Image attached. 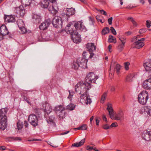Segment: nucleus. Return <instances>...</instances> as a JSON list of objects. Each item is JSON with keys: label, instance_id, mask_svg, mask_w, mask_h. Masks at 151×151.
Wrapping results in <instances>:
<instances>
[{"label": "nucleus", "instance_id": "1", "mask_svg": "<svg viewBox=\"0 0 151 151\" xmlns=\"http://www.w3.org/2000/svg\"><path fill=\"white\" fill-rule=\"evenodd\" d=\"M74 27L77 30L84 32L87 31V30L81 21L76 22L74 24H68L65 27V30L67 34L70 35L71 38L74 43H77L81 42V38L78 32L73 29Z\"/></svg>", "mask_w": 151, "mask_h": 151}, {"label": "nucleus", "instance_id": "2", "mask_svg": "<svg viewBox=\"0 0 151 151\" xmlns=\"http://www.w3.org/2000/svg\"><path fill=\"white\" fill-rule=\"evenodd\" d=\"M91 87L90 83L88 82L83 83V82H78L75 86V91H77V89L78 88L80 90V92L79 93V94H81L80 97V101L82 104L87 105L91 103V99L87 93V91L91 88Z\"/></svg>", "mask_w": 151, "mask_h": 151}, {"label": "nucleus", "instance_id": "3", "mask_svg": "<svg viewBox=\"0 0 151 151\" xmlns=\"http://www.w3.org/2000/svg\"><path fill=\"white\" fill-rule=\"evenodd\" d=\"M148 99V93L146 91H142L138 95V100L139 103L142 105H145Z\"/></svg>", "mask_w": 151, "mask_h": 151}, {"label": "nucleus", "instance_id": "4", "mask_svg": "<svg viewBox=\"0 0 151 151\" xmlns=\"http://www.w3.org/2000/svg\"><path fill=\"white\" fill-rule=\"evenodd\" d=\"M86 61L84 60H81L80 58L77 59L76 61H74L71 64V67L75 70L78 69L79 67L83 68L84 66L86 65Z\"/></svg>", "mask_w": 151, "mask_h": 151}, {"label": "nucleus", "instance_id": "5", "mask_svg": "<svg viewBox=\"0 0 151 151\" xmlns=\"http://www.w3.org/2000/svg\"><path fill=\"white\" fill-rule=\"evenodd\" d=\"M99 76L94 73L93 72H90L88 73L85 77V79L88 82L95 83V81L99 78Z\"/></svg>", "mask_w": 151, "mask_h": 151}, {"label": "nucleus", "instance_id": "6", "mask_svg": "<svg viewBox=\"0 0 151 151\" xmlns=\"http://www.w3.org/2000/svg\"><path fill=\"white\" fill-rule=\"evenodd\" d=\"M28 120L33 127H35L38 125V119L36 115L34 114L30 115L28 117Z\"/></svg>", "mask_w": 151, "mask_h": 151}, {"label": "nucleus", "instance_id": "7", "mask_svg": "<svg viewBox=\"0 0 151 151\" xmlns=\"http://www.w3.org/2000/svg\"><path fill=\"white\" fill-rule=\"evenodd\" d=\"M145 40L144 38L140 39H138L137 41L133 43L131 45V48H133L139 49L143 47L144 45L143 41Z\"/></svg>", "mask_w": 151, "mask_h": 151}, {"label": "nucleus", "instance_id": "8", "mask_svg": "<svg viewBox=\"0 0 151 151\" xmlns=\"http://www.w3.org/2000/svg\"><path fill=\"white\" fill-rule=\"evenodd\" d=\"M43 109L45 112V117L46 118L48 114L52 111V109L48 103H45L43 104Z\"/></svg>", "mask_w": 151, "mask_h": 151}, {"label": "nucleus", "instance_id": "9", "mask_svg": "<svg viewBox=\"0 0 151 151\" xmlns=\"http://www.w3.org/2000/svg\"><path fill=\"white\" fill-rule=\"evenodd\" d=\"M50 24L51 20L50 19H47L40 24L39 26V29L43 31L46 30L49 27Z\"/></svg>", "mask_w": 151, "mask_h": 151}, {"label": "nucleus", "instance_id": "10", "mask_svg": "<svg viewBox=\"0 0 151 151\" xmlns=\"http://www.w3.org/2000/svg\"><path fill=\"white\" fill-rule=\"evenodd\" d=\"M16 16L15 15H4V18L5 22L6 24L8 23L14 22L16 21L15 18Z\"/></svg>", "mask_w": 151, "mask_h": 151}, {"label": "nucleus", "instance_id": "11", "mask_svg": "<svg viewBox=\"0 0 151 151\" xmlns=\"http://www.w3.org/2000/svg\"><path fill=\"white\" fill-rule=\"evenodd\" d=\"M49 0L50 1V3L51 5L49 7L48 10L52 15L54 16L56 15L58 12V11L55 8L54 6L53 5V3H55L56 1V0Z\"/></svg>", "mask_w": 151, "mask_h": 151}, {"label": "nucleus", "instance_id": "12", "mask_svg": "<svg viewBox=\"0 0 151 151\" xmlns=\"http://www.w3.org/2000/svg\"><path fill=\"white\" fill-rule=\"evenodd\" d=\"M16 12L19 17H23L25 14V10L24 7L21 5L16 8Z\"/></svg>", "mask_w": 151, "mask_h": 151}, {"label": "nucleus", "instance_id": "13", "mask_svg": "<svg viewBox=\"0 0 151 151\" xmlns=\"http://www.w3.org/2000/svg\"><path fill=\"white\" fill-rule=\"evenodd\" d=\"M143 87L146 89H151V78H150L144 81Z\"/></svg>", "mask_w": 151, "mask_h": 151}, {"label": "nucleus", "instance_id": "14", "mask_svg": "<svg viewBox=\"0 0 151 151\" xmlns=\"http://www.w3.org/2000/svg\"><path fill=\"white\" fill-rule=\"evenodd\" d=\"M60 20L61 23V18L58 16H55L52 21V23L53 26L55 27L58 28L59 25V22H60Z\"/></svg>", "mask_w": 151, "mask_h": 151}, {"label": "nucleus", "instance_id": "15", "mask_svg": "<svg viewBox=\"0 0 151 151\" xmlns=\"http://www.w3.org/2000/svg\"><path fill=\"white\" fill-rule=\"evenodd\" d=\"M9 33L7 27L5 25H2L0 27V34L2 36H5Z\"/></svg>", "mask_w": 151, "mask_h": 151}, {"label": "nucleus", "instance_id": "16", "mask_svg": "<svg viewBox=\"0 0 151 151\" xmlns=\"http://www.w3.org/2000/svg\"><path fill=\"white\" fill-rule=\"evenodd\" d=\"M8 110L7 107L2 108L0 110V119H7L6 114Z\"/></svg>", "mask_w": 151, "mask_h": 151}, {"label": "nucleus", "instance_id": "17", "mask_svg": "<svg viewBox=\"0 0 151 151\" xmlns=\"http://www.w3.org/2000/svg\"><path fill=\"white\" fill-rule=\"evenodd\" d=\"M7 119H0V129L4 130L6 127L7 124L6 123Z\"/></svg>", "mask_w": 151, "mask_h": 151}, {"label": "nucleus", "instance_id": "18", "mask_svg": "<svg viewBox=\"0 0 151 151\" xmlns=\"http://www.w3.org/2000/svg\"><path fill=\"white\" fill-rule=\"evenodd\" d=\"M86 47L89 52H93L96 50V47L93 43H88L86 45Z\"/></svg>", "mask_w": 151, "mask_h": 151}, {"label": "nucleus", "instance_id": "19", "mask_svg": "<svg viewBox=\"0 0 151 151\" xmlns=\"http://www.w3.org/2000/svg\"><path fill=\"white\" fill-rule=\"evenodd\" d=\"M107 109L109 112L110 117H111V119H112L114 118V111L111 104L109 103L107 104Z\"/></svg>", "mask_w": 151, "mask_h": 151}, {"label": "nucleus", "instance_id": "20", "mask_svg": "<svg viewBox=\"0 0 151 151\" xmlns=\"http://www.w3.org/2000/svg\"><path fill=\"white\" fill-rule=\"evenodd\" d=\"M50 5L49 0H43V1L41 2V6L43 8H48L49 9V7Z\"/></svg>", "mask_w": 151, "mask_h": 151}, {"label": "nucleus", "instance_id": "21", "mask_svg": "<svg viewBox=\"0 0 151 151\" xmlns=\"http://www.w3.org/2000/svg\"><path fill=\"white\" fill-rule=\"evenodd\" d=\"M66 16H68V17L73 15H74L75 13V8H73L66 9Z\"/></svg>", "mask_w": 151, "mask_h": 151}, {"label": "nucleus", "instance_id": "22", "mask_svg": "<svg viewBox=\"0 0 151 151\" xmlns=\"http://www.w3.org/2000/svg\"><path fill=\"white\" fill-rule=\"evenodd\" d=\"M144 112L147 113L150 116H151V107L149 106H145L142 108Z\"/></svg>", "mask_w": 151, "mask_h": 151}, {"label": "nucleus", "instance_id": "23", "mask_svg": "<svg viewBox=\"0 0 151 151\" xmlns=\"http://www.w3.org/2000/svg\"><path fill=\"white\" fill-rule=\"evenodd\" d=\"M33 21L36 24L40 22L41 17L39 15L34 14L32 17Z\"/></svg>", "mask_w": 151, "mask_h": 151}, {"label": "nucleus", "instance_id": "24", "mask_svg": "<svg viewBox=\"0 0 151 151\" xmlns=\"http://www.w3.org/2000/svg\"><path fill=\"white\" fill-rule=\"evenodd\" d=\"M124 114L122 111H119L117 114L116 115L115 119L117 121L121 120L123 118Z\"/></svg>", "mask_w": 151, "mask_h": 151}, {"label": "nucleus", "instance_id": "25", "mask_svg": "<svg viewBox=\"0 0 151 151\" xmlns=\"http://www.w3.org/2000/svg\"><path fill=\"white\" fill-rule=\"evenodd\" d=\"M143 66L145 67L146 70H151V61L144 63Z\"/></svg>", "mask_w": 151, "mask_h": 151}, {"label": "nucleus", "instance_id": "26", "mask_svg": "<svg viewBox=\"0 0 151 151\" xmlns=\"http://www.w3.org/2000/svg\"><path fill=\"white\" fill-rule=\"evenodd\" d=\"M85 142V139H81L80 142L78 143H75L73 144L72 146L75 147H81L83 145Z\"/></svg>", "mask_w": 151, "mask_h": 151}, {"label": "nucleus", "instance_id": "27", "mask_svg": "<svg viewBox=\"0 0 151 151\" xmlns=\"http://www.w3.org/2000/svg\"><path fill=\"white\" fill-rule=\"evenodd\" d=\"M83 58H81V60H84L85 61H86V63H87L88 60V57H89V53H87L86 51H84L83 52Z\"/></svg>", "mask_w": 151, "mask_h": 151}, {"label": "nucleus", "instance_id": "28", "mask_svg": "<svg viewBox=\"0 0 151 151\" xmlns=\"http://www.w3.org/2000/svg\"><path fill=\"white\" fill-rule=\"evenodd\" d=\"M142 137L143 139L146 141H149L151 140L147 132H143L142 134Z\"/></svg>", "mask_w": 151, "mask_h": 151}, {"label": "nucleus", "instance_id": "29", "mask_svg": "<svg viewBox=\"0 0 151 151\" xmlns=\"http://www.w3.org/2000/svg\"><path fill=\"white\" fill-rule=\"evenodd\" d=\"M65 110V109L63 107V105H60L57 106L55 107V111H60V112H62Z\"/></svg>", "mask_w": 151, "mask_h": 151}, {"label": "nucleus", "instance_id": "30", "mask_svg": "<svg viewBox=\"0 0 151 151\" xmlns=\"http://www.w3.org/2000/svg\"><path fill=\"white\" fill-rule=\"evenodd\" d=\"M32 1V0H21L22 4L25 6L29 5Z\"/></svg>", "mask_w": 151, "mask_h": 151}, {"label": "nucleus", "instance_id": "31", "mask_svg": "<svg viewBox=\"0 0 151 151\" xmlns=\"http://www.w3.org/2000/svg\"><path fill=\"white\" fill-rule=\"evenodd\" d=\"M134 73L130 74L127 76L126 78V81L127 82H131L132 81V79L134 77Z\"/></svg>", "mask_w": 151, "mask_h": 151}, {"label": "nucleus", "instance_id": "32", "mask_svg": "<svg viewBox=\"0 0 151 151\" xmlns=\"http://www.w3.org/2000/svg\"><path fill=\"white\" fill-rule=\"evenodd\" d=\"M19 28L22 27H24V24L23 20L21 19H18L17 21Z\"/></svg>", "mask_w": 151, "mask_h": 151}, {"label": "nucleus", "instance_id": "33", "mask_svg": "<svg viewBox=\"0 0 151 151\" xmlns=\"http://www.w3.org/2000/svg\"><path fill=\"white\" fill-rule=\"evenodd\" d=\"M108 41L109 43H116V42L115 38L112 35L109 36Z\"/></svg>", "mask_w": 151, "mask_h": 151}, {"label": "nucleus", "instance_id": "34", "mask_svg": "<svg viewBox=\"0 0 151 151\" xmlns=\"http://www.w3.org/2000/svg\"><path fill=\"white\" fill-rule=\"evenodd\" d=\"M68 92L69 94L68 96L67 97V98L70 99V101H71L72 100V97L73 95H74V92L73 91H70V90H68Z\"/></svg>", "mask_w": 151, "mask_h": 151}, {"label": "nucleus", "instance_id": "35", "mask_svg": "<svg viewBox=\"0 0 151 151\" xmlns=\"http://www.w3.org/2000/svg\"><path fill=\"white\" fill-rule=\"evenodd\" d=\"M109 28L108 27H105L104 28L101 32V33L103 35H105L109 33Z\"/></svg>", "mask_w": 151, "mask_h": 151}, {"label": "nucleus", "instance_id": "36", "mask_svg": "<svg viewBox=\"0 0 151 151\" xmlns=\"http://www.w3.org/2000/svg\"><path fill=\"white\" fill-rule=\"evenodd\" d=\"M23 127V124L22 122L20 120H19L17 123V127L18 130L22 129Z\"/></svg>", "mask_w": 151, "mask_h": 151}, {"label": "nucleus", "instance_id": "37", "mask_svg": "<svg viewBox=\"0 0 151 151\" xmlns=\"http://www.w3.org/2000/svg\"><path fill=\"white\" fill-rule=\"evenodd\" d=\"M125 44L121 43V44L119 45L117 47V49L119 52H121L123 50L125 46Z\"/></svg>", "mask_w": 151, "mask_h": 151}, {"label": "nucleus", "instance_id": "38", "mask_svg": "<svg viewBox=\"0 0 151 151\" xmlns=\"http://www.w3.org/2000/svg\"><path fill=\"white\" fill-rule=\"evenodd\" d=\"M54 119V117L53 116L49 117V119H46L47 122L48 123H53Z\"/></svg>", "mask_w": 151, "mask_h": 151}, {"label": "nucleus", "instance_id": "39", "mask_svg": "<svg viewBox=\"0 0 151 151\" xmlns=\"http://www.w3.org/2000/svg\"><path fill=\"white\" fill-rule=\"evenodd\" d=\"M75 108V106L74 104H70L67 106V109L69 110H73Z\"/></svg>", "mask_w": 151, "mask_h": 151}, {"label": "nucleus", "instance_id": "40", "mask_svg": "<svg viewBox=\"0 0 151 151\" xmlns=\"http://www.w3.org/2000/svg\"><path fill=\"white\" fill-rule=\"evenodd\" d=\"M21 31L22 34H24L27 32V31L26 28L24 27L19 28Z\"/></svg>", "mask_w": 151, "mask_h": 151}, {"label": "nucleus", "instance_id": "41", "mask_svg": "<svg viewBox=\"0 0 151 151\" xmlns=\"http://www.w3.org/2000/svg\"><path fill=\"white\" fill-rule=\"evenodd\" d=\"M107 96V93H104L103 94L102 96L101 97V102L103 103L104 102V101L105 99L106 98Z\"/></svg>", "mask_w": 151, "mask_h": 151}, {"label": "nucleus", "instance_id": "42", "mask_svg": "<svg viewBox=\"0 0 151 151\" xmlns=\"http://www.w3.org/2000/svg\"><path fill=\"white\" fill-rule=\"evenodd\" d=\"M87 126L86 125L84 124L81 127H79L77 129H81V130H86L87 129Z\"/></svg>", "mask_w": 151, "mask_h": 151}, {"label": "nucleus", "instance_id": "43", "mask_svg": "<svg viewBox=\"0 0 151 151\" xmlns=\"http://www.w3.org/2000/svg\"><path fill=\"white\" fill-rule=\"evenodd\" d=\"M130 65L129 63L128 62H126L124 63L125 69L126 70H127L129 69V66Z\"/></svg>", "mask_w": 151, "mask_h": 151}, {"label": "nucleus", "instance_id": "44", "mask_svg": "<svg viewBox=\"0 0 151 151\" xmlns=\"http://www.w3.org/2000/svg\"><path fill=\"white\" fill-rule=\"evenodd\" d=\"M120 69H121V66L119 64H117L115 67V69L116 70L117 74L119 73Z\"/></svg>", "mask_w": 151, "mask_h": 151}, {"label": "nucleus", "instance_id": "45", "mask_svg": "<svg viewBox=\"0 0 151 151\" xmlns=\"http://www.w3.org/2000/svg\"><path fill=\"white\" fill-rule=\"evenodd\" d=\"M119 39L121 41L122 43L125 44L126 42V38L122 37H119Z\"/></svg>", "mask_w": 151, "mask_h": 151}, {"label": "nucleus", "instance_id": "46", "mask_svg": "<svg viewBox=\"0 0 151 151\" xmlns=\"http://www.w3.org/2000/svg\"><path fill=\"white\" fill-rule=\"evenodd\" d=\"M151 22L150 20H147L146 22V25L147 28H149L151 27Z\"/></svg>", "mask_w": 151, "mask_h": 151}, {"label": "nucleus", "instance_id": "47", "mask_svg": "<svg viewBox=\"0 0 151 151\" xmlns=\"http://www.w3.org/2000/svg\"><path fill=\"white\" fill-rule=\"evenodd\" d=\"M110 30L111 31V33H112L114 35H116V32L115 29L113 27H110Z\"/></svg>", "mask_w": 151, "mask_h": 151}, {"label": "nucleus", "instance_id": "48", "mask_svg": "<svg viewBox=\"0 0 151 151\" xmlns=\"http://www.w3.org/2000/svg\"><path fill=\"white\" fill-rule=\"evenodd\" d=\"M88 18L89 21L91 22V24L93 25V24L95 22L94 19L91 17H89Z\"/></svg>", "mask_w": 151, "mask_h": 151}, {"label": "nucleus", "instance_id": "49", "mask_svg": "<svg viewBox=\"0 0 151 151\" xmlns=\"http://www.w3.org/2000/svg\"><path fill=\"white\" fill-rule=\"evenodd\" d=\"M96 19L99 22L101 23L104 22V20L103 21L102 19H100V17L99 15H97L96 17Z\"/></svg>", "mask_w": 151, "mask_h": 151}, {"label": "nucleus", "instance_id": "50", "mask_svg": "<svg viewBox=\"0 0 151 151\" xmlns=\"http://www.w3.org/2000/svg\"><path fill=\"white\" fill-rule=\"evenodd\" d=\"M11 139H12L14 140L18 141V140H21L20 137H10Z\"/></svg>", "mask_w": 151, "mask_h": 151}, {"label": "nucleus", "instance_id": "51", "mask_svg": "<svg viewBox=\"0 0 151 151\" xmlns=\"http://www.w3.org/2000/svg\"><path fill=\"white\" fill-rule=\"evenodd\" d=\"M146 31V29H140L139 31V34H143Z\"/></svg>", "mask_w": 151, "mask_h": 151}, {"label": "nucleus", "instance_id": "52", "mask_svg": "<svg viewBox=\"0 0 151 151\" xmlns=\"http://www.w3.org/2000/svg\"><path fill=\"white\" fill-rule=\"evenodd\" d=\"M23 98L24 99V100L26 101L27 102L28 104H30V102L29 101V99L28 98H27V97L25 96H23Z\"/></svg>", "mask_w": 151, "mask_h": 151}, {"label": "nucleus", "instance_id": "53", "mask_svg": "<svg viewBox=\"0 0 151 151\" xmlns=\"http://www.w3.org/2000/svg\"><path fill=\"white\" fill-rule=\"evenodd\" d=\"M94 55V54L93 52H89L88 59H91L93 57Z\"/></svg>", "mask_w": 151, "mask_h": 151}, {"label": "nucleus", "instance_id": "54", "mask_svg": "<svg viewBox=\"0 0 151 151\" xmlns=\"http://www.w3.org/2000/svg\"><path fill=\"white\" fill-rule=\"evenodd\" d=\"M113 18L112 17H111L109 18L108 19V22L109 24V25H111L112 24V22Z\"/></svg>", "mask_w": 151, "mask_h": 151}, {"label": "nucleus", "instance_id": "55", "mask_svg": "<svg viewBox=\"0 0 151 151\" xmlns=\"http://www.w3.org/2000/svg\"><path fill=\"white\" fill-rule=\"evenodd\" d=\"M103 129H109V126L107 124H105L103 126Z\"/></svg>", "mask_w": 151, "mask_h": 151}, {"label": "nucleus", "instance_id": "56", "mask_svg": "<svg viewBox=\"0 0 151 151\" xmlns=\"http://www.w3.org/2000/svg\"><path fill=\"white\" fill-rule=\"evenodd\" d=\"M118 126L116 122H114L112 123L111 125V127H116Z\"/></svg>", "mask_w": 151, "mask_h": 151}, {"label": "nucleus", "instance_id": "57", "mask_svg": "<svg viewBox=\"0 0 151 151\" xmlns=\"http://www.w3.org/2000/svg\"><path fill=\"white\" fill-rule=\"evenodd\" d=\"M100 12L101 14L105 15H107V13L105 11L103 10H100Z\"/></svg>", "mask_w": 151, "mask_h": 151}, {"label": "nucleus", "instance_id": "58", "mask_svg": "<svg viewBox=\"0 0 151 151\" xmlns=\"http://www.w3.org/2000/svg\"><path fill=\"white\" fill-rule=\"evenodd\" d=\"M131 22L133 24L134 26H137V23L135 21V20H132Z\"/></svg>", "mask_w": 151, "mask_h": 151}, {"label": "nucleus", "instance_id": "59", "mask_svg": "<svg viewBox=\"0 0 151 151\" xmlns=\"http://www.w3.org/2000/svg\"><path fill=\"white\" fill-rule=\"evenodd\" d=\"M93 147H90L88 146L87 147V150H93Z\"/></svg>", "mask_w": 151, "mask_h": 151}, {"label": "nucleus", "instance_id": "60", "mask_svg": "<svg viewBox=\"0 0 151 151\" xmlns=\"http://www.w3.org/2000/svg\"><path fill=\"white\" fill-rule=\"evenodd\" d=\"M102 119L103 121H105L106 122H107V118L105 115H103L102 116Z\"/></svg>", "mask_w": 151, "mask_h": 151}, {"label": "nucleus", "instance_id": "61", "mask_svg": "<svg viewBox=\"0 0 151 151\" xmlns=\"http://www.w3.org/2000/svg\"><path fill=\"white\" fill-rule=\"evenodd\" d=\"M28 122L26 121L24 122V126L26 128H28Z\"/></svg>", "mask_w": 151, "mask_h": 151}, {"label": "nucleus", "instance_id": "62", "mask_svg": "<svg viewBox=\"0 0 151 151\" xmlns=\"http://www.w3.org/2000/svg\"><path fill=\"white\" fill-rule=\"evenodd\" d=\"M147 72V74L148 76H149L151 78V70H146Z\"/></svg>", "mask_w": 151, "mask_h": 151}, {"label": "nucleus", "instance_id": "63", "mask_svg": "<svg viewBox=\"0 0 151 151\" xmlns=\"http://www.w3.org/2000/svg\"><path fill=\"white\" fill-rule=\"evenodd\" d=\"M108 48L109 51L110 52H111V44H109L108 46Z\"/></svg>", "mask_w": 151, "mask_h": 151}, {"label": "nucleus", "instance_id": "64", "mask_svg": "<svg viewBox=\"0 0 151 151\" xmlns=\"http://www.w3.org/2000/svg\"><path fill=\"white\" fill-rule=\"evenodd\" d=\"M147 132L148 134L149 135V136L151 139V131H148Z\"/></svg>", "mask_w": 151, "mask_h": 151}]
</instances>
